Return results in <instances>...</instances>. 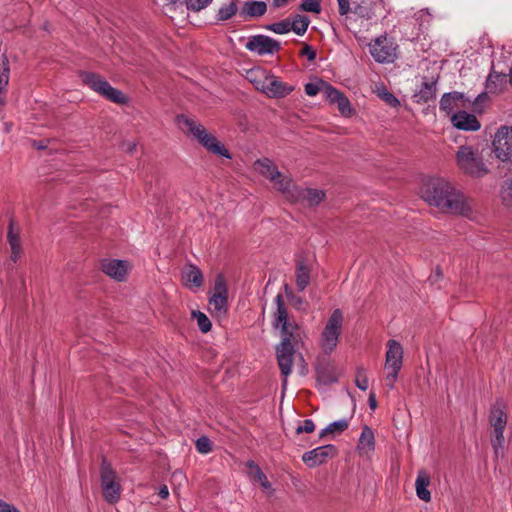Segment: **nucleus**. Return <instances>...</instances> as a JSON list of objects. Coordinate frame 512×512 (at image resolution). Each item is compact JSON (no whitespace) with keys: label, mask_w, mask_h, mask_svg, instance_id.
<instances>
[{"label":"nucleus","mask_w":512,"mask_h":512,"mask_svg":"<svg viewBox=\"0 0 512 512\" xmlns=\"http://www.w3.org/2000/svg\"><path fill=\"white\" fill-rule=\"evenodd\" d=\"M421 198L441 212L464 217L472 215L471 200L446 179L427 180L421 188Z\"/></svg>","instance_id":"1"},{"label":"nucleus","mask_w":512,"mask_h":512,"mask_svg":"<svg viewBox=\"0 0 512 512\" xmlns=\"http://www.w3.org/2000/svg\"><path fill=\"white\" fill-rule=\"evenodd\" d=\"M455 161L463 174L473 178H481L489 172L478 146L467 144L459 146L455 154Z\"/></svg>","instance_id":"2"},{"label":"nucleus","mask_w":512,"mask_h":512,"mask_svg":"<svg viewBox=\"0 0 512 512\" xmlns=\"http://www.w3.org/2000/svg\"><path fill=\"white\" fill-rule=\"evenodd\" d=\"M277 310L274 314L273 325L275 328L280 329L281 342L279 344H286V346H294L302 341L304 331L300 325L288 317V311L280 294L275 297Z\"/></svg>","instance_id":"3"},{"label":"nucleus","mask_w":512,"mask_h":512,"mask_svg":"<svg viewBox=\"0 0 512 512\" xmlns=\"http://www.w3.org/2000/svg\"><path fill=\"white\" fill-rule=\"evenodd\" d=\"M254 169L267 178L275 189L285 196H294L292 192L293 182L287 175L282 174L277 166L268 158L259 159L254 163Z\"/></svg>","instance_id":"4"},{"label":"nucleus","mask_w":512,"mask_h":512,"mask_svg":"<svg viewBox=\"0 0 512 512\" xmlns=\"http://www.w3.org/2000/svg\"><path fill=\"white\" fill-rule=\"evenodd\" d=\"M344 316L340 309H335L329 316L319 339V346L325 354H331L338 345Z\"/></svg>","instance_id":"5"},{"label":"nucleus","mask_w":512,"mask_h":512,"mask_svg":"<svg viewBox=\"0 0 512 512\" xmlns=\"http://www.w3.org/2000/svg\"><path fill=\"white\" fill-rule=\"evenodd\" d=\"M80 77L85 85L107 100L116 104H126L128 102V98L120 90L112 87L101 75L93 72H82Z\"/></svg>","instance_id":"6"},{"label":"nucleus","mask_w":512,"mask_h":512,"mask_svg":"<svg viewBox=\"0 0 512 512\" xmlns=\"http://www.w3.org/2000/svg\"><path fill=\"white\" fill-rule=\"evenodd\" d=\"M100 486L106 502L116 504L120 500L122 493L120 478L106 460H103L100 466Z\"/></svg>","instance_id":"7"},{"label":"nucleus","mask_w":512,"mask_h":512,"mask_svg":"<svg viewBox=\"0 0 512 512\" xmlns=\"http://www.w3.org/2000/svg\"><path fill=\"white\" fill-rule=\"evenodd\" d=\"M403 363V348L396 340H389L387 342V352L385 359V369L387 375L385 377L386 385L390 389L394 388V385L398 378V373L402 368Z\"/></svg>","instance_id":"8"},{"label":"nucleus","mask_w":512,"mask_h":512,"mask_svg":"<svg viewBox=\"0 0 512 512\" xmlns=\"http://www.w3.org/2000/svg\"><path fill=\"white\" fill-rule=\"evenodd\" d=\"M494 153L501 161L512 162V127H500L493 139Z\"/></svg>","instance_id":"9"},{"label":"nucleus","mask_w":512,"mask_h":512,"mask_svg":"<svg viewBox=\"0 0 512 512\" xmlns=\"http://www.w3.org/2000/svg\"><path fill=\"white\" fill-rule=\"evenodd\" d=\"M228 307L227 287L222 275H218L214 283V293L209 299V308L213 315L221 317L226 314Z\"/></svg>","instance_id":"10"},{"label":"nucleus","mask_w":512,"mask_h":512,"mask_svg":"<svg viewBox=\"0 0 512 512\" xmlns=\"http://www.w3.org/2000/svg\"><path fill=\"white\" fill-rule=\"evenodd\" d=\"M370 53L379 63H392L396 58V46L387 37L376 38L370 44Z\"/></svg>","instance_id":"11"},{"label":"nucleus","mask_w":512,"mask_h":512,"mask_svg":"<svg viewBox=\"0 0 512 512\" xmlns=\"http://www.w3.org/2000/svg\"><path fill=\"white\" fill-rule=\"evenodd\" d=\"M246 49L255 52L260 56L272 55L279 51L280 43L266 35H255L252 36L245 45Z\"/></svg>","instance_id":"12"},{"label":"nucleus","mask_w":512,"mask_h":512,"mask_svg":"<svg viewBox=\"0 0 512 512\" xmlns=\"http://www.w3.org/2000/svg\"><path fill=\"white\" fill-rule=\"evenodd\" d=\"M312 261L304 254L296 259L295 280L298 291L305 290L311 281Z\"/></svg>","instance_id":"13"},{"label":"nucleus","mask_w":512,"mask_h":512,"mask_svg":"<svg viewBox=\"0 0 512 512\" xmlns=\"http://www.w3.org/2000/svg\"><path fill=\"white\" fill-rule=\"evenodd\" d=\"M276 355L281 374L284 376L283 387H285L287 384V377L292 372L293 357L295 355L294 346L278 344L276 346Z\"/></svg>","instance_id":"14"},{"label":"nucleus","mask_w":512,"mask_h":512,"mask_svg":"<svg viewBox=\"0 0 512 512\" xmlns=\"http://www.w3.org/2000/svg\"><path fill=\"white\" fill-rule=\"evenodd\" d=\"M335 455V446L328 444L305 452L302 455V461L309 467H316Z\"/></svg>","instance_id":"15"},{"label":"nucleus","mask_w":512,"mask_h":512,"mask_svg":"<svg viewBox=\"0 0 512 512\" xmlns=\"http://www.w3.org/2000/svg\"><path fill=\"white\" fill-rule=\"evenodd\" d=\"M324 96L331 104H336L338 110L343 116H350L352 108L349 99L339 90L331 85L323 84Z\"/></svg>","instance_id":"16"},{"label":"nucleus","mask_w":512,"mask_h":512,"mask_svg":"<svg viewBox=\"0 0 512 512\" xmlns=\"http://www.w3.org/2000/svg\"><path fill=\"white\" fill-rule=\"evenodd\" d=\"M130 265L127 261L118 259L103 260L101 263L102 271L116 281H124Z\"/></svg>","instance_id":"17"},{"label":"nucleus","mask_w":512,"mask_h":512,"mask_svg":"<svg viewBox=\"0 0 512 512\" xmlns=\"http://www.w3.org/2000/svg\"><path fill=\"white\" fill-rule=\"evenodd\" d=\"M177 124L184 133L191 134L199 142H201L208 133L203 125L184 115L177 117Z\"/></svg>","instance_id":"18"},{"label":"nucleus","mask_w":512,"mask_h":512,"mask_svg":"<svg viewBox=\"0 0 512 512\" xmlns=\"http://www.w3.org/2000/svg\"><path fill=\"white\" fill-rule=\"evenodd\" d=\"M294 90V86L280 80L277 76L270 74L265 95L270 98H284Z\"/></svg>","instance_id":"19"},{"label":"nucleus","mask_w":512,"mask_h":512,"mask_svg":"<svg viewBox=\"0 0 512 512\" xmlns=\"http://www.w3.org/2000/svg\"><path fill=\"white\" fill-rule=\"evenodd\" d=\"M451 122L454 127L465 131H477L480 129V122L476 116L466 111H459L451 116Z\"/></svg>","instance_id":"20"},{"label":"nucleus","mask_w":512,"mask_h":512,"mask_svg":"<svg viewBox=\"0 0 512 512\" xmlns=\"http://www.w3.org/2000/svg\"><path fill=\"white\" fill-rule=\"evenodd\" d=\"M7 241L11 249L10 258L17 262L22 254V246L19 229L15 227L14 220L11 219L8 226Z\"/></svg>","instance_id":"21"},{"label":"nucleus","mask_w":512,"mask_h":512,"mask_svg":"<svg viewBox=\"0 0 512 512\" xmlns=\"http://www.w3.org/2000/svg\"><path fill=\"white\" fill-rule=\"evenodd\" d=\"M464 106V94L454 91L445 93L439 103L441 111L451 114L454 110Z\"/></svg>","instance_id":"22"},{"label":"nucleus","mask_w":512,"mask_h":512,"mask_svg":"<svg viewBox=\"0 0 512 512\" xmlns=\"http://www.w3.org/2000/svg\"><path fill=\"white\" fill-rule=\"evenodd\" d=\"M292 192L294 194L293 197L291 195L286 196V197L291 200H297V199L301 198L303 200H306L309 205H317L318 203H320L323 200V198L325 196L324 192L321 190H316V189H301L300 190L294 184L292 187Z\"/></svg>","instance_id":"23"},{"label":"nucleus","mask_w":512,"mask_h":512,"mask_svg":"<svg viewBox=\"0 0 512 512\" xmlns=\"http://www.w3.org/2000/svg\"><path fill=\"white\" fill-rule=\"evenodd\" d=\"M270 73L261 68L251 69L247 72V79L254 85V87L265 94L267 83Z\"/></svg>","instance_id":"24"},{"label":"nucleus","mask_w":512,"mask_h":512,"mask_svg":"<svg viewBox=\"0 0 512 512\" xmlns=\"http://www.w3.org/2000/svg\"><path fill=\"white\" fill-rule=\"evenodd\" d=\"M429 484L430 475L426 471L420 470L415 481L416 494L419 499L425 502H429L431 500V493L428 490Z\"/></svg>","instance_id":"25"},{"label":"nucleus","mask_w":512,"mask_h":512,"mask_svg":"<svg viewBox=\"0 0 512 512\" xmlns=\"http://www.w3.org/2000/svg\"><path fill=\"white\" fill-rule=\"evenodd\" d=\"M182 279L188 288H199L203 284L202 272L194 265H189L183 270Z\"/></svg>","instance_id":"26"},{"label":"nucleus","mask_w":512,"mask_h":512,"mask_svg":"<svg viewBox=\"0 0 512 512\" xmlns=\"http://www.w3.org/2000/svg\"><path fill=\"white\" fill-rule=\"evenodd\" d=\"M266 10L267 6L263 1L245 2L240 10V16L244 19L260 17L265 14Z\"/></svg>","instance_id":"27"},{"label":"nucleus","mask_w":512,"mask_h":512,"mask_svg":"<svg viewBox=\"0 0 512 512\" xmlns=\"http://www.w3.org/2000/svg\"><path fill=\"white\" fill-rule=\"evenodd\" d=\"M489 422L493 431L504 430L507 424V415L500 404L492 407L489 415Z\"/></svg>","instance_id":"28"},{"label":"nucleus","mask_w":512,"mask_h":512,"mask_svg":"<svg viewBox=\"0 0 512 512\" xmlns=\"http://www.w3.org/2000/svg\"><path fill=\"white\" fill-rule=\"evenodd\" d=\"M199 143L203 145L208 151L214 154L221 155L226 158H231L228 150L216 139L214 135L209 132Z\"/></svg>","instance_id":"29"},{"label":"nucleus","mask_w":512,"mask_h":512,"mask_svg":"<svg viewBox=\"0 0 512 512\" xmlns=\"http://www.w3.org/2000/svg\"><path fill=\"white\" fill-rule=\"evenodd\" d=\"M317 379L322 384L328 385L338 380L339 374L332 364L320 365L316 369Z\"/></svg>","instance_id":"30"},{"label":"nucleus","mask_w":512,"mask_h":512,"mask_svg":"<svg viewBox=\"0 0 512 512\" xmlns=\"http://www.w3.org/2000/svg\"><path fill=\"white\" fill-rule=\"evenodd\" d=\"M374 444V433L371 428L365 426L362 429L358 442V450L360 454L372 451L374 449Z\"/></svg>","instance_id":"31"},{"label":"nucleus","mask_w":512,"mask_h":512,"mask_svg":"<svg viewBox=\"0 0 512 512\" xmlns=\"http://www.w3.org/2000/svg\"><path fill=\"white\" fill-rule=\"evenodd\" d=\"M309 24V18L301 14H296L292 20H290L291 31L297 35H304L308 29Z\"/></svg>","instance_id":"32"},{"label":"nucleus","mask_w":512,"mask_h":512,"mask_svg":"<svg viewBox=\"0 0 512 512\" xmlns=\"http://www.w3.org/2000/svg\"><path fill=\"white\" fill-rule=\"evenodd\" d=\"M348 426H349V421L347 419H341L338 421H334L320 432L319 437L323 438L328 434H334V433L340 434L343 431H345L348 428Z\"/></svg>","instance_id":"33"},{"label":"nucleus","mask_w":512,"mask_h":512,"mask_svg":"<svg viewBox=\"0 0 512 512\" xmlns=\"http://www.w3.org/2000/svg\"><path fill=\"white\" fill-rule=\"evenodd\" d=\"M10 76L9 61L6 56L0 60V94H3L8 83Z\"/></svg>","instance_id":"34"},{"label":"nucleus","mask_w":512,"mask_h":512,"mask_svg":"<svg viewBox=\"0 0 512 512\" xmlns=\"http://www.w3.org/2000/svg\"><path fill=\"white\" fill-rule=\"evenodd\" d=\"M238 11V6L235 1H231L230 3L223 5L219 8L217 13L218 21H226L232 18Z\"/></svg>","instance_id":"35"},{"label":"nucleus","mask_w":512,"mask_h":512,"mask_svg":"<svg viewBox=\"0 0 512 512\" xmlns=\"http://www.w3.org/2000/svg\"><path fill=\"white\" fill-rule=\"evenodd\" d=\"M376 93L380 99L391 107H397L400 104L399 100L384 86L377 87Z\"/></svg>","instance_id":"36"},{"label":"nucleus","mask_w":512,"mask_h":512,"mask_svg":"<svg viewBox=\"0 0 512 512\" xmlns=\"http://www.w3.org/2000/svg\"><path fill=\"white\" fill-rule=\"evenodd\" d=\"M192 316L197 320L198 327L203 333H207L211 330V321L203 312L193 311Z\"/></svg>","instance_id":"37"},{"label":"nucleus","mask_w":512,"mask_h":512,"mask_svg":"<svg viewBox=\"0 0 512 512\" xmlns=\"http://www.w3.org/2000/svg\"><path fill=\"white\" fill-rule=\"evenodd\" d=\"M436 94V83L435 82H425L423 83L419 95L420 98L427 102L435 97Z\"/></svg>","instance_id":"38"},{"label":"nucleus","mask_w":512,"mask_h":512,"mask_svg":"<svg viewBox=\"0 0 512 512\" xmlns=\"http://www.w3.org/2000/svg\"><path fill=\"white\" fill-rule=\"evenodd\" d=\"M267 29L276 34H286L291 31L290 19H284L282 21L270 24Z\"/></svg>","instance_id":"39"},{"label":"nucleus","mask_w":512,"mask_h":512,"mask_svg":"<svg viewBox=\"0 0 512 512\" xmlns=\"http://www.w3.org/2000/svg\"><path fill=\"white\" fill-rule=\"evenodd\" d=\"M504 430L494 431V437L491 439V444L494 449L495 456L498 457L502 452L504 445Z\"/></svg>","instance_id":"40"},{"label":"nucleus","mask_w":512,"mask_h":512,"mask_svg":"<svg viewBox=\"0 0 512 512\" xmlns=\"http://www.w3.org/2000/svg\"><path fill=\"white\" fill-rule=\"evenodd\" d=\"M300 9L302 11L319 14L321 12L320 0H302Z\"/></svg>","instance_id":"41"},{"label":"nucleus","mask_w":512,"mask_h":512,"mask_svg":"<svg viewBox=\"0 0 512 512\" xmlns=\"http://www.w3.org/2000/svg\"><path fill=\"white\" fill-rule=\"evenodd\" d=\"M284 290L287 298L294 307L300 309L305 304V301L300 296H297L293 293L289 285L286 284L284 286Z\"/></svg>","instance_id":"42"},{"label":"nucleus","mask_w":512,"mask_h":512,"mask_svg":"<svg viewBox=\"0 0 512 512\" xmlns=\"http://www.w3.org/2000/svg\"><path fill=\"white\" fill-rule=\"evenodd\" d=\"M196 449L201 454H207L212 450L211 441L208 437L202 436L196 440Z\"/></svg>","instance_id":"43"},{"label":"nucleus","mask_w":512,"mask_h":512,"mask_svg":"<svg viewBox=\"0 0 512 512\" xmlns=\"http://www.w3.org/2000/svg\"><path fill=\"white\" fill-rule=\"evenodd\" d=\"M501 198L503 202L512 206V181H506L501 190Z\"/></svg>","instance_id":"44"},{"label":"nucleus","mask_w":512,"mask_h":512,"mask_svg":"<svg viewBox=\"0 0 512 512\" xmlns=\"http://www.w3.org/2000/svg\"><path fill=\"white\" fill-rule=\"evenodd\" d=\"M502 80V76L494 73H490L486 81V89L490 93H496L498 91L497 82Z\"/></svg>","instance_id":"45"},{"label":"nucleus","mask_w":512,"mask_h":512,"mask_svg":"<svg viewBox=\"0 0 512 512\" xmlns=\"http://www.w3.org/2000/svg\"><path fill=\"white\" fill-rule=\"evenodd\" d=\"M212 0H186L187 9L192 11H200L207 7Z\"/></svg>","instance_id":"46"},{"label":"nucleus","mask_w":512,"mask_h":512,"mask_svg":"<svg viewBox=\"0 0 512 512\" xmlns=\"http://www.w3.org/2000/svg\"><path fill=\"white\" fill-rule=\"evenodd\" d=\"M323 84H325V83L322 81L319 83H307L305 85L306 94L309 96H316L321 91L324 93Z\"/></svg>","instance_id":"47"},{"label":"nucleus","mask_w":512,"mask_h":512,"mask_svg":"<svg viewBox=\"0 0 512 512\" xmlns=\"http://www.w3.org/2000/svg\"><path fill=\"white\" fill-rule=\"evenodd\" d=\"M355 384L359 389L363 391H366L368 389V378L363 369L358 370L355 379Z\"/></svg>","instance_id":"48"},{"label":"nucleus","mask_w":512,"mask_h":512,"mask_svg":"<svg viewBox=\"0 0 512 512\" xmlns=\"http://www.w3.org/2000/svg\"><path fill=\"white\" fill-rule=\"evenodd\" d=\"M252 475H253V478L256 481H258L264 489L271 488L270 482L268 481L267 477L265 476V474L262 472V470L260 468H257L256 472H254Z\"/></svg>","instance_id":"49"},{"label":"nucleus","mask_w":512,"mask_h":512,"mask_svg":"<svg viewBox=\"0 0 512 512\" xmlns=\"http://www.w3.org/2000/svg\"><path fill=\"white\" fill-rule=\"evenodd\" d=\"M315 430V424L311 419H306L296 428V433H312Z\"/></svg>","instance_id":"50"},{"label":"nucleus","mask_w":512,"mask_h":512,"mask_svg":"<svg viewBox=\"0 0 512 512\" xmlns=\"http://www.w3.org/2000/svg\"><path fill=\"white\" fill-rule=\"evenodd\" d=\"M337 3L338 11L341 16H346L352 11L350 6V0H337Z\"/></svg>","instance_id":"51"},{"label":"nucleus","mask_w":512,"mask_h":512,"mask_svg":"<svg viewBox=\"0 0 512 512\" xmlns=\"http://www.w3.org/2000/svg\"><path fill=\"white\" fill-rule=\"evenodd\" d=\"M301 55L306 56L309 61H313L316 58V53L311 46L305 44L300 52Z\"/></svg>","instance_id":"52"},{"label":"nucleus","mask_w":512,"mask_h":512,"mask_svg":"<svg viewBox=\"0 0 512 512\" xmlns=\"http://www.w3.org/2000/svg\"><path fill=\"white\" fill-rule=\"evenodd\" d=\"M0 512H20L14 505L0 499Z\"/></svg>","instance_id":"53"},{"label":"nucleus","mask_w":512,"mask_h":512,"mask_svg":"<svg viewBox=\"0 0 512 512\" xmlns=\"http://www.w3.org/2000/svg\"><path fill=\"white\" fill-rule=\"evenodd\" d=\"M368 403H369V407H370L372 410H375V409H376V407H377V401H376L375 393H370L369 398H368Z\"/></svg>","instance_id":"54"},{"label":"nucleus","mask_w":512,"mask_h":512,"mask_svg":"<svg viewBox=\"0 0 512 512\" xmlns=\"http://www.w3.org/2000/svg\"><path fill=\"white\" fill-rule=\"evenodd\" d=\"M123 148L127 153L132 154L136 150V144L133 142H128L123 145Z\"/></svg>","instance_id":"55"},{"label":"nucleus","mask_w":512,"mask_h":512,"mask_svg":"<svg viewBox=\"0 0 512 512\" xmlns=\"http://www.w3.org/2000/svg\"><path fill=\"white\" fill-rule=\"evenodd\" d=\"M159 496L162 498V499H166L168 496H169V490H168V487L166 485H163L160 489H159V492H158Z\"/></svg>","instance_id":"56"},{"label":"nucleus","mask_w":512,"mask_h":512,"mask_svg":"<svg viewBox=\"0 0 512 512\" xmlns=\"http://www.w3.org/2000/svg\"><path fill=\"white\" fill-rule=\"evenodd\" d=\"M247 467H249L251 469V474H253L254 472H256V469L257 468H260L257 464H255L253 461H249L247 463Z\"/></svg>","instance_id":"57"},{"label":"nucleus","mask_w":512,"mask_h":512,"mask_svg":"<svg viewBox=\"0 0 512 512\" xmlns=\"http://www.w3.org/2000/svg\"><path fill=\"white\" fill-rule=\"evenodd\" d=\"M287 2H288V0H273L274 6H276V7H282Z\"/></svg>","instance_id":"58"},{"label":"nucleus","mask_w":512,"mask_h":512,"mask_svg":"<svg viewBox=\"0 0 512 512\" xmlns=\"http://www.w3.org/2000/svg\"><path fill=\"white\" fill-rule=\"evenodd\" d=\"M300 359H301V361L303 363L302 369H301V374L305 375L307 373V366H306V363H305L304 358H303L302 355H300Z\"/></svg>","instance_id":"59"},{"label":"nucleus","mask_w":512,"mask_h":512,"mask_svg":"<svg viewBox=\"0 0 512 512\" xmlns=\"http://www.w3.org/2000/svg\"><path fill=\"white\" fill-rule=\"evenodd\" d=\"M510 83L512 84V66H511V69H510Z\"/></svg>","instance_id":"60"},{"label":"nucleus","mask_w":512,"mask_h":512,"mask_svg":"<svg viewBox=\"0 0 512 512\" xmlns=\"http://www.w3.org/2000/svg\"><path fill=\"white\" fill-rule=\"evenodd\" d=\"M3 102V99H2V94H0V103Z\"/></svg>","instance_id":"61"}]
</instances>
